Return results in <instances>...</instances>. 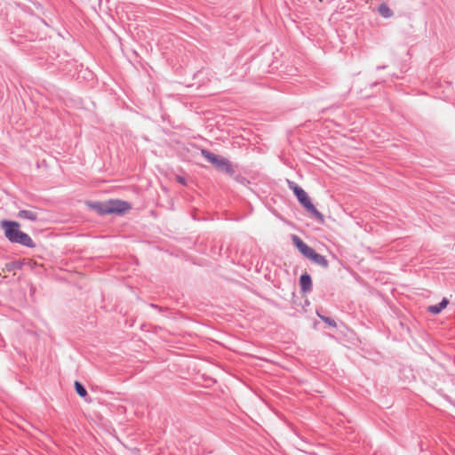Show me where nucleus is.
<instances>
[{
	"mask_svg": "<svg viewBox=\"0 0 455 455\" xmlns=\"http://www.w3.org/2000/svg\"><path fill=\"white\" fill-rule=\"evenodd\" d=\"M89 205L92 210L95 211L100 216L107 214L122 215L132 208L130 203L118 199L105 202H93Z\"/></svg>",
	"mask_w": 455,
	"mask_h": 455,
	"instance_id": "obj_1",
	"label": "nucleus"
},
{
	"mask_svg": "<svg viewBox=\"0 0 455 455\" xmlns=\"http://www.w3.org/2000/svg\"><path fill=\"white\" fill-rule=\"evenodd\" d=\"M288 188L293 192L299 203L303 208L320 223H323V215L313 204L307 193L296 182L287 180Z\"/></svg>",
	"mask_w": 455,
	"mask_h": 455,
	"instance_id": "obj_2",
	"label": "nucleus"
},
{
	"mask_svg": "<svg viewBox=\"0 0 455 455\" xmlns=\"http://www.w3.org/2000/svg\"><path fill=\"white\" fill-rule=\"evenodd\" d=\"M20 223L14 220H3L0 221V228L4 230V236L12 243L20 231Z\"/></svg>",
	"mask_w": 455,
	"mask_h": 455,
	"instance_id": "obj_3",
	"label": "nucleus"
},
{
	"mask_svg": "<svg viewBox=\"0 0 455 455\" xmlns=\"http://www.w3.org/2000/svg\"><path fill=\"white\" fill-rule=\"evenodd\" d=\"M216 169L228 176H234L235 173V165L224 156L220 159Z\"/></svg>",
	"mask_w": 455,
	"mask_h": 455,
	"instance_id": "obj_4",
	"label": "nucleus"
},
{
	"mask_svg": "<svg viewBox=\"0 0 455 455\" xmlns=\"http://www.w3.org/2000/svg\"><path fill=\"white\" fill-rule=\"evenodd\" d=\"M291 241L293 245L299 250V251L305 257L308 255L310 251L313 249L308 246L299 236L297 235H291Z\"/></svg>",
	"mask_w": 455,
	"mask_h": 455,
	"instance_id": "obj_5",
	"label": "nucleus"
},
{
	"mask_svg": "<svg viewBox=\"0 0 455 455\" xmlns=\"http://www.w3.org/2000/svg\"><path fill=\"white\" fill-rule=\"evenodd\" d=\"M306 258L310 259L314 263L321 266L323 268H327L329 267V261L325 258V256L316 252L314 249L310 251V252Z\"/></svg>",
	"mask_w": 455,
	"mask_h": 455,
	"instance_id": "obj_6",
	"label": "nucleus"
},
{
	"mask_svg": "<svg viewBox=\"0 0 455 455\" xmlns=\"http://www.w3.org/2000/svg\"><path fill=\"white\" fill-rule=\"evenodd\" d=\"M12 243H18L28 248H34L36 246L31 237L27 233L21 230L20 231Z\"/></svg>",
	"mask_w": 455,
	"mask_h": 455,
	"instance_id": "obj_7",
	"label": "nucleus"
},
{
	"mask_svg": "<svg viewBox=\"0 0 455 455\" xmlns=\"http://www.w3.org/2000/svg\"><path fill=\"white\" fill-rule=\"evenodd\" d=\"M299 283L303 293H307L312 290V278L308 273H303L299 277Z\"/></svg>",
	"mask_w": 455,
	"mask_h": 455,
	"instance_id": "obj_8",
	"label": "nucleus"
},
{
	"mask_svg": "<svg viewBox=\"0 0 455 455\" xmlns=\"http://www.w3.org/2000/svg\"><path fill=\"white\" fill-rule=\"evenodd\" d=\"M202 156L209 162L211 163L215 168H217L220 159L223 157L221 156H218L212 152H211L208 149H202L201 150Z\"/></svg>",
	"mask_w": 455,
	"mask_h": 455,
	"instance_id": "obj_9",
	"label": "nucleus"
},
{
	"mask_svg": "<svg viewBox=\"0 0 455 455\" xmlns=\"http://www.w3.org/2000/svg\"><path fill=\"white\" fill-rule=\"evenodd\" d=\"M202 156L209 162L211 163L215 168H217L220 159L223 157L221 156H218L212 152H211L208 149H202L201 150Z\"/></svg>",
	"mask_w": 455,
	"mask_h": 455,
	"instance_id": "obj_10",
	"label": "nucleus"
},
{
	"mask_svg": "<svg viewBox=\"0 0 455 455\" xmlns=\"http://www.w3.org/2000/svg\"><path fill=\"white\" fill-rule=\"evenodd\" d=\"M449 304V300L447 298H443L441 302L435 305H431L427 307V312L432 315H438Z\"/></svg>",
	"mask_w": 455,
	"mask_h": 455,
	"instance_id": "obj_11",
	"label": "nucleus"
},
{
	"mask_svg": "<svg viewBox=\"0 0 455 455\" xmlns=\"http://www.w3.org/2000/svg\"><path fill=\"white\" fill-rule=\"evenodd\" d=\"M17 216L20 219H25L31 221H36L38 219L36 212L28 210H20Z\"/></svg>",
	"mask_w": 455,
	"mask_h": 455,
	"instance_id": "obj_12",
	"label": "nucleus"
},
{
	"mask_svg": "<svg viewBox=\"0 0 455 455\" xmlns=\"http://www.w3.org/2000/svg\"><path fill=\"white\" fill-rule=\"evenodd\" d=\"M378 12L383 18L386 19L391 18L394 15V12L389 8V6L386 3H382L381 4H379V6L378 7Z\"/></svg>",
	"mask_w": 455,
	"mask_h": 455,
	"instance_id": "obj_13",
	"label": "nucleus"
},
{
	"mask_svg": "<svg viewBox=\"0 0 455 455\" xmlns=\"http://www.w3.org/2000/svg\"><path fill=\"white\" fill-rule=\"evenodd\" d=\"M74 387L76 392L79 396L85 398L88 395L85 387L80 381L76 380L74 383Z\"/></svg>",
	"mask_w": 455,
	"mask_h": 455,
	"instance_id": "obj_14",
	"label": "nucleus"
},
{
	"mask_svg": "<svg viewBox=\"0 0 455 455\" xmlns=\"http://www.w3.org/2000/svg\"><path fill=\"white\" fill-rule=\"evenodd\" d=\"M316 315L323 323L328 324L330 327H332V328H336L337 327V323H336L334 319H332V318H331L329 316L322 315L319 310H316Z\"/></svg>",
	"mask_w": 455,
	"mask_h": 455,
	"instance_id": "obj_15",
	"label": "nucleus"
},
{
	"mask_svg": "<svg viewBox=\"0 0 455 455\" xmlns=\"http://www.w3.org/2000/svg\"><path fill=\"white\" fill-rule=\"evenodd\" d=\"M5 267L7 271L20 269L22 267V263L20 261H12L10 263H7Z\"/></svg>",
	"mask_w": 455,
	"mask_h": 455,
	"instance_id": "obj_16",
	"label": "nucleus"
},
{
	"mask_svg": "<svg viewBox=\"0 0 455 455\" xmlns=\"http://www.w3.org/2000/svg\"><path fill=\"white\" fill-rule=\"evenodd\" d=\"M232 177L234 178V180L236 182H238L240 184L245 185L248 182L247 179L244 176L241 175V174H235V175L232 176Z\"/></svg>",
	"mask_w": 455,
	"mask_h": 455,
	"instance_id": "obj_17",
	"label": "nucleus"
},
{
	"mask_svg": "<svg viewBox=\"0 0 455 455\" xmlns=\"http://www.w3.org/2000/svg\"><path fill=\"white\" fill-rule=\"evenodd\" d=\"M176 180H177V182H178V183H180V184H181V185H184V186H185V185H187V180H186L184 177H182V176H177V179H176Z\"/></svg>",
	"mask_w": 455,
	"mask_h": 455,
	"instance_id": "obj_18",
	"label": "nucleus"
},
{
	"mask_svg": "<svg viewBox=\"0 0 455 455\" xmlns=\"http://www.w3.org/2000/svg\"><path fill=\"white\" fill-rule=\"evenodd\" d=\"M151 307H155V308H157L159 311H161V310H162V307H159V306H157V305H156V304H151Z\"/></svg>",
	"mask_w": 455,
	"mask_h": 455,
	"instance_id": "obj_19",
	"label": "nucleus"
},
{
	"mask_svg": "<svg viewBox=\"0 0 455 455\" xmlns=\"http://www.w3.org/2000/svg\"><path fill=\"white\" fill-rule=\"evenodd\" d=\"M386 68H387V66H385V65L384 66H378L377 69L380 70V69H385Z\"/></svg>",
	"mask_w": 455,
	"mask_h": 455,
	"instance_id": "obj_20",
	"label": "nucleus"
}]
</instances>
